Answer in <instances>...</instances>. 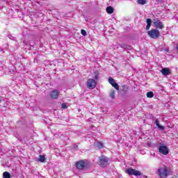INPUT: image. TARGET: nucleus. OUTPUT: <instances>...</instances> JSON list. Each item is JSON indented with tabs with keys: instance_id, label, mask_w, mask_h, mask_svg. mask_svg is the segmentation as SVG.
I'll use <instances>...</instances> for the list:
<instances>
[{
	"instance_id": "nucleus-1",
	"label": "nucleus",
	"mask_w": 178,
	"mask_h": 178,
	"mask_svg": "<svg viewBox=\"0 0 178 178\" xmlns=\"http://www.w3.org/2000/svg\"><path fill=\"white\" fill-rule=\"evenodd\" d=\"M111 159L105 156H102L99 157L98 165H99V166H102V168H106V166L109 165Z\"/></svg>"
},
{
	"instance_id": "nucleus-2",
	"label": "nucleus",
	"mask_w": 178,
	"mask_h": 178,
	"mask_svg": "<svg viewBox=\"0 0 178 178\" xmlns=\"http://www.w3.org/2000/svg\"><path fill=\"white\" fill-rule=\"evenodd\" d=\"M157 175L160 178H166L167 176H169V170L166 167L159 168L157 170Z\"/></svg>"
},
{
	"instance_id": "nucleus-3",
	"label": "nucleus",
	"mask_w": 178,
	"mask_h": 178,
	"mask_svg": "<svg viewBox=\"0 0 178 178\" xmlns=\"http://www.w3.org/2000/svg\"><path fill=\"white\" fill-rule=\"evenodd\" d=\"M147 34L150 38H153V40H156L159 37V31L157 29H152L147 32Z\"/></svg>"
},
{
	"instance_id": "nucleus-4",
	"label": "nucleus",
	"mask_w": 178,
	"mask_h": 178,
	"mask_svg": "<svg viewBox=\"0 0 178 178\" xmlns=\"http://www.w3.org/2000/svg\"><path fill=\"white\" fill-rule=\"evenodd\" d=\"M125 173L129 176H141V172L137 170H134L131 168H127Z\"/></svg>"
},
{
	"instance_id": "nucleus-5",
	"label": "nucleus",
	"mask_w": 178,
	"mask_h": 178,
	"mask_svg": "<svg viewBox=\"0 0 178 178\" xmlns=\"http://www.w3.org/2000/svg\"><path fill=\"white\" fill-rule=\"evenodd\" d=\"M153 24L156 29L159 30H162V29H165V25H163V22L161 21L159 19H155L153 20Z\"/></svg>"
},
{
	"instance_id": "nucleus-6",
	"label": "nucleus",
	"mask_w": 178,
	"mask_h": 178,
	"mask_svg": "<svg viewBox=\"0 0 178 178\" xmlns=\"http://www.w3.org/2000/svg\"><path fill=\"white\" fill-rule=\"evenodd\" d=\"M76 168L79 170H83V169L88 168V165L84 161H79L76 163Z\"/></svg>"
},
{
	"instance_id": "nucleus-7",
	"label": "nucleus",
	"mask_w": 178,
	"mask_h": 178,
	"mask_svg": "<svg viewBox=\"0 0 178 178\" xmlns=\"http://www.w3.org/2000/svg\"><path fill=\"white\" fill-rule=\"evenodd\" d=\"M159 152L163 155H168V154H169V149H168L167 146L162 145V143H159Z\"/></svg>"
},
{
	"instance_id": "nucleus-8",
	"label": "nucleus",
	"mask_w": 178,
	"mask_h": 178,
	"mask_svg": "<svg viewBox=\"0 0 178 178\" xmlns=\"http://www.w3.org/2000/svg\"><path fill=\"white\" fill-rule=\"evenodd\" d=\"M96 86H97V83L95 82V79H89L87 81L88 88H90L91 90H93V88H95Z\"/></svg>"
},
{
	"instance_id": "nucleus-9",
	"label": "nucleus",
	"mask_w": 178,
	"mask_h": 178,
	"mask_svg": "<svg viewBox=\"0 0 178 178\" xmlns=\"http://www.w3.org/2000/svg\"><path fill=\"white\" fill-rule=\"evenodd\" d=\"M59 94L60 92L56 89L53 90L50 92V97L51 99H58L59 98Z\"/></svg>"
},
{
	"instance_id": "nucleus-10",
	"label": "nucleus",
	"mask_w": 178,
	"mask_h": 178,
	"mask_svg": "<svg viewBox=\"0 0 178 178\" xmlns=\"http://www.w3.org/2000/svg\"><path fill=\"white\" fill-rule=\"evenodd\" d=\"M163 76H169L170 74V70L168 67H164L161 71Z\"/></svg>"
},
{
	"instance_id": "nucleus-11",
	"label": "nucleus",
	"mask_w": 178,
	"mask_h": 178,
	"mask_svg": "<svg viewBox=\"0 0 178 178\" xmlns=\"http://www.w3.org/2000/svg\"><path fill=\"white\" fill-rule=\"evenodd\" d=\"M156 126H157V127H159L160 129V130H165V127L161 125V124H159V120L156 119L155 122H154Z\"/></svg>"
},
{
	"instance_id": "nucleus-12",
	"label": "nucleus",
	"mask_w": 178,
	"mask_h": 178,
	"mask_svg": "<svg viewBox=\"0 0 178 178\" xmlns=\"http://www.w3.org/2000/svg\"><path fill=\"white\" fill-rule=\"evenodd\" d=\"M106 10L108 15H111V13H113V7L108 6Z\"/></svg>"
},
{
	"instance_id": "nucleus-13",
	"label": "nucleus",
	"mask_w": 178,
	"mask_h": 178,
	"mask_svg": "<svg viewBox=\"0 0 178 178\" xmlns=\"http://www.w3.org/2000/svg\"><path fill=\"white\" fill-rule=\"evenodd\" d=\"M121 90L123 92H127V91H129V87L127 86H122V89Z\"/></svg>"
},
{
	"instance_id": "nucleus-14",
	"label": "nucleus",
	"mask_w": 178,
	"mask_h": 178,
	"mask_svg": "<svg viewBox=\"0 0 178 178\" xmlns=\"http://www.w3.org/2000/svg\"><path fill=\"white\" fill-rule=\"evenodd\" d=\"M3 178H10V174L8 172H4L3 173Z\"/></svg>"
},
{
	"instance_id": "nucleus-15",
	"label": "nucleus",
	"mask_w": 178,
	"mask_h": 178,
	"mask_svg": "<svg viewBox=\"0 0 178 178\" xmlns=\"http://www.w3.org/2000/svg\"><path fill=\"white\" fill-rule=\"evenodd\" d=\"M38 161L39 162H42V163L45 162V156L42 155H40Z\"/></svg>"
},
{
	"instance_id": "nucleus-16",
	"label": "nucleus",
	"mask_w": 178,
	"mask_h": 178,
	"mask_svg": "<svg viewBox=\"0 0 178 178\" xmlns=\"http://www.w3.org/2000/svg\"><path fill=\"white\" fill-rule=\"evenodd\" d=\"M138 3L139 5H145V3H147V0H138Z\"/></svg>"
},
{
	"instance_id": "nucleus-17",
	"label": "nucleus",
	"mask_w": 178,
	"mask_h": 178,
	"mask_svg": "<svg viewBox=\"0 0 178 178\" xmlns=\"http://www.w3.org/2000/svg\"><path fill=\"white\" fill-rule=\"evenodd\" d=\"M147 98H153L154 97V92H149L147 93Z\"/></svg>"
},
{
	"instance_id": "nucleus-18",
	"label": "nucleus",
	"mask_w": 178,
	"mask_h": 178,
	"mask_svg": "<svg viewBox=\"0 0 178 178\" xmlns=\"http://www.w3.org/2000/svg\"><path fill=\"white\" fill-rule=\"evenodd\" d=\"M112 86L115 88V90H119V85L116 83V82H114L113 84H112Z\"/></svg>"
},
{
	"instance_id": "nucleus-19",
	"label": "nucleus",
	"mask_w": 178,
	"mask_h": 178,
	"mask_svg": "<svg viewBox=\"0 0 178 178\" xmlns=\"http://www.w3.org/2000/svg\"><path fill=\"white\" fill-rule=\"evenodd\" d=\"M108 83H110L112 86L113 84H114V83H115V79H113V78H112V77H109L108 78Z\"/></svg>"
},
{
	"instance_id": "nucleus-20",
	"label": "nucleus",
	"mask_w": 178,
	"mask_h": 178,
	"mask_svg": "<svg viewBox=\"0 0 178 178\" xmlns=\"http://www.w3.org/2000/svg\"><path fill=\"white\" fill-rule=\"evenodd\" d=\"M120 47H121V48H123V49H127V44H126V43H123V44H120Z\"/></svg>"
},
{
	"instance_id": "nucleus-21",
	"label": "nucleus",
	"mask_w": 178,
	"mask_h": 178,
	"mask_svg": "<svg viewBox=\"0 0 178 178\" xmlns=\"http://www.w3.org/2000/svg\"><path fill=\"white\" fill-rule=\"evenodd\" d=\"M110 97L112 99H115V90H112L110 93Z\"/></svg>"
},
{
	"instance_id": "nucleus-22",
	"label": "nucleus",
	"mask_w": 178,
	"mask_h": 178,
	"mask_svg": "<svg viewBox=\"0 0 178 178\" xmlns=\"http://www.w3.org/2000/svg\"><path fill=\"white\" fill-rule=\"evenodd\" d=\"M146 23H147V24L151 25V24H152V20L149 18H147L146 20Z\"/></svg>"
},
{
	"instance_id": "nucleus-23",
	"label": "nucleus",
	"mask_w": 178,
	"mask_h": 178,
	"mask_svg": "<svg viewBox=\"0 0 178 178\" xmlns=\"http://www.w3.org/2000/svg\"><path fill=\"white\" fill-rule=\"evenodd\" d=\"M81 33L82 35H83L84 37H86V35H87V31H86V30H84V29H81Z\"/></svg>"
},
{
	"instance_id": "nucleus-24",
	"label": "nucleus",
	"mask_w": 178,
	"mask_h": 178,
	"mask_svg": "<svg viewBox=\"0 0 178 178\" xmlns=\"http://www.w3.org/2000/svg\"><path fill=\"white\" fill-rule=\"evenodd\" d=\"M61 108H62L63 109H67V106L66 105V103H63V104H61Z\"/></svg>"
},
{
	"instance_id": "nucleus-25",
	"label": "nucleus",
	"mask_w": 178,
	"mask_h": 178,
	"mask_svg": "<svg viewBox=\"0 0 178 178\" xmlns=\"http://www.w3.org/2000/svg\"><path fill=\"white\" fill-rule=\"evenodd\" d=\"M10 40H13V41H16V38L14 36H12V35H9Z\"/></svg>"
},
{
	"instance_id": "nucleus-26",
	"label": "nucleus",
	"mask_w": 178,
	"mask_h": 178,
	"mask_svg": "<svg viewBox=\"0 0 178 178\" xmlns=\"http://www.w3.org/2000/svg\"><path fill=\"white\" fill-rule=\"evenodd\" d=\"M97 147H98L99 148H102V147H104V144H102V143H99L97 144Z\"/></svg>"
},
{
	"instance_id": "nucleus-27",
	"label": "nucleus",
	"mask_w": 178,
	"mask_h": 178,
	"mask_svg": "<svg viewBox=\"0 0 178 178\" xmlns=\"http://www.w3.org/2000/svg\"><path fill=\"white\" fill-rule=\"evenodd\" d=\"M163 1L165 0H156V2H158V3H163Z\"/></svg>"
},
{
	"instance_id": "nucleus-28",
	"label": "nucleus",
	"mask_w": 178,
	"mask_h": 178,
	"mask_svg": "<svg viewBox=\"0 0 178 178\" xmlns=\"http://www.w3.org/2000/svg\"><path fill=\"white\" fill-rule=\"evenodd\" d=\"M151 25L147 24L146 30H149Z\"/></svg>"
},
{
	"instance_id": "nucleus-29",
	"label": "nucleus",
	"mask_w": 178,
	"mask_h": 178,
	"mask_svg": "<svg viewBox=\"0 0 178 178\" xmlns=\"http://www.w3.org/2000/svg\"><path fill=\"white\" fill-rule=\"evenodd\" d=\"M94 79L95 80H98V74H95V76H94Z\"/></svg>"
},
{
	"instance_id": "nucleus-30",
	"label": "nucleus",
	"mask_w": 178,
	"mask_h": 178,
	"mask_svg": "<svg viewBox=\"0 0 178 178\" xmlns=\"http://www.w3.org/2000/svg\"><path fill=\"white\" fill-rule=\"evenodd\" d=\"M148 147H152V143L151 142L147 143Z\"/></svg>"
},
{
	"instance_id": "nucleus-31",
	"label": "nucleus",
	"mask_w": 178,
	"mask_h": 178,
	"mask_svg": "<svg viewBox=\"0 0 178 178\" xmlns=\"http://www.w3.org/2000/svg\"><path fill=\"white\" fill-rule=\"evenodd\" d=\"M165 51H166V52H169L168 49H166Z\"/></svg>"
},
{
	"instance_id": "nucleus-32",
	"label": "nucleus",
	"mask_w": 178,
	"mask_h": 178,
	"mask_svg": "<svg viewBox=\"0 0 178 178\" xmlns=\"http://www.w3.org/2000/svg\"><path fill=\"white\" fill-rule=\"evenodd\" d=\"M1 102H2V100H1V99H0V104H1Z\"/></svg>"
},
{
	"instance_id": "nucleus-33",
	"label": "nucleus",
	"mask_w": 178,
	"mask_h": 178,
	"mask_svg": "<svg viewBox=\"0 0 178 178\" xmlns=\"http://www.w3.org/2000/svg\"><path fill=\"white\" fill-rule=\"evenodd\" d=\"M3 54H5V51H3Z\"/></svg>"
}]
</instances>
